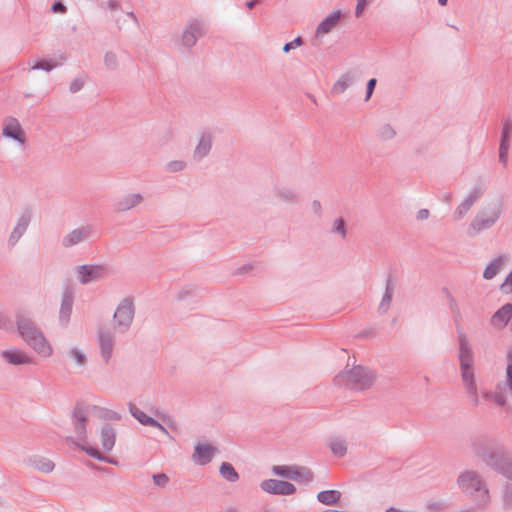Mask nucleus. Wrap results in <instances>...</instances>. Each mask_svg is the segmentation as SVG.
Wrapping results in <instances>:
<instances>
[{
  "label": "nucleus",
  "instance_id": "29",
  "mask_svg": "<svg viewBox=\"0 0 512 512\" xmlns=\"http://www.w3.org/2000/svg\"><path fill=\"white\" fill-rule=\"evenodd\" d=\"M394 288L392 277L389 276L386 280L385 292L378 306V312L381 315H384L388 312L392 298H393Z\"/></svg>",
  "mask_w": 512,
  "mask_h": 512
},
{
  "label": "nucleus",
  "instance_id": "44",
  "mask_svg": "<svg viewBox=\"0 0 512 512\" xmlns=\"http://www.w3.org/2000/svg\"><path fill=\"white\" fill-rule=\"evenodd\" d=\"M68 355L79 365L84 366L87 363L86 355L78 348L73 347L68 352Z\"/></svg>",
  "mask_w": 512,
  "mask_h": 512
},
{
  "label": "nucleus",
  "instance_id": "11",
  "mask_svg": "<svg viewBox=\"0 0 512 512\" xmlns=\"http://www.w3.org/2000/svg\"><path fill=\"white\" fill-rule=\"evenodd\" d=\"M260 488L269 494L274 495H292L296 492V487L288 482L278 479H266L260 483Z\"/></svg>",
  "mask_w": 512,
  "mask_h": 512
},
{
  "label": "nucleus",
  "instance_id": "60",
  "mask_svg": "<svg viewBox=\"0 0 512 512\" xmlns=\"http://www.w3.org/2000/svg\"><path fill=\"white\" fill-rule=\"evenodd\" d=\"M429 210L428 209H420L418 212H417V220L419 221H422V220H425L429 217Z\"/></svg>",
  "mask_w": 512,
  "mask_h": 512
},
{
  "label": "nucleus",
  "instance_id": "46",
  "mask_svg": "<svg viewBox=\"0 0 512 512\" xmlns=\"http://www.w3.org/2000/svg\"><path fill=\"white\" fill-rule=\"evenodd\" d=\"M512 132V123L506 120L503 124L500 144H509L510 134Z\"/></svg>",
  "mask_w": 512,
  "mask_h": 512
},
{
  "label": "nucleus",
  "instance_id": "25",
  "mask_svg": "<svg viewBox=\"0 0 512 512\" xmlns=\"http://www.w3.org/2000/svg\"><path fill=\"white\" fill-rule=\"evenodd\" d=\"M496 222L497 221H494L493 219L476 215L469 224L468 235L474 237L480 232L490 229Z\"/></svg>",
  "mask_w": 512,
  "mask_h": 512
},
{
  "label": "nucleus",
  "instance_id": "4",
  "mask_svg": "<svg viewBox=\"0 0 512 512\" xmlns=\"http://www.w3.org/2000/svg\"><path fill=\"white\" fill-rule=\"evenodd\" d=\"M459 342V362L461 378L466 391L474 392L476 385L475 375L473 371L474 354L468 338L464 331L458 329Z\"/></svg>",
  "mask_w": 512,
  "mask_h": 512
},
{
  "label": "nucleus",
  "instance_id": "63",
  "mask_svg": "<svg viewBox=\"0 0 512 512\" xmlns=\"http://www.w3.org/2000/svg\"><path fill=\"white\" fill-rule=\"evenodd\" d=\"M151 427L159 429L163 434L170 436L168 430L156 420V425H152Z\"/></svg>",
  "mask_w": 512,
  "mask_h": 512
},
{
  "label": "nucleus",
  "instance_id": "39",
  "mask_svg": "<svg viewBox=\"0 0 512 512\" xmlns=\"http://www.w3.org/2000/svg\"><path fill=\"white\" fill-rule=\"evenodd\" d=\"M329 447L332 453L337 457H344L347 453V443L345 440L335 438L330 441Z\"/></svg>",
  "mask_w": 512,
  "mask_h": 512
},
{
  "label": "nucleus",
  "instance_id": "14",
  "mask_svg": "<svg viewBox=\"0 0 512 512\" xmlns=\"http://www.w3.org/2000/svg\"><path fill=\"white\" fill-rule=\"evenodd\" d=\"M32 220V210L26 209L18 218L15 227L8 238V245L14 247L26 233Z\"/></svg>",
  "mask_w": 512,
  "mask_h": 512
},
{
  "label": "nucleus",
  "instance_id": "51",
  "mask_svg": "<svg viewBox=\"0 0 512 512\" xmlns=\"http://www.w3.org/2000/svg\"><path fill=\"white\" fill-rule=\"evenodd\" d=\"M509 144H500L499 147V161L506 166L508 161Z\"/></svg>",
  "mask_w": 512,
  "mask_h": 512
},
{
  "label": "nucleus",
  "instance_id": "57",
  "mask_svg": "<svg viewBox=\"0 0 512 512\" xmlns=\"http://www.w3.org/2000/svg\"><path fill=\"white\" fill-rule=\"evenodd\" d=\"M51 10L55 13H65L67 11V8L62 2L56 1L52 4Z\"/></svg>",
  "mask_w": 512,
  "mask_h": 512
},
{
  "label": "nucleus",
  "instance_id": "34",
  "mask_svg": "<svg viewBox=\"0 0 512 512\" xmlns=\"http://www.w3.org/2000/svg\"><path fill=\"white\" fill-rule=\"evenodd\" d=\"M501 507L505 512L512 511V483L505 482L501 489Z\"/></svg>",
  "mask_w": 512,
  "mask_h": 512
},
{
  "label": "nucleus",
  "instance_id": "40",
  "mask_svg": "<svg viewBox=\"0 0 512 512\" xmlns=\"http://www.w3.org/2000/svg\"><path fill=\"white\" fill-rule=\"evenodd\" d=\"M79 447L83 451H85L89 456H91L99 461L116 464V462L114 460H112L111 458L102 454L97 448H94L92 446H87V445H79Z\"/></svg>",
  "mask_w": 512,
  "mask_h": 512
},
{
  "label": "nucleus",
  "instance_id": "30",
  "mask_svg": "<svg viewBox=\"0 0 512 512\" xmlns=\"http://www.w3.org/2000/svg\"><path fill=\"white\" fill-rule=\"evenodd\" d=\"M502 214V204L500 202H492L487 206H484L480 209L477 215L486 217L489 219H493L494 221H498Z\"/></svg>",
  "mask_w": 512,
  "mask_h": 512
},
{
  "label": "nucleus",
  "instance_id": "21",
  "mask_svg": "<svg viewBox=\"0 0 512 512\" xmlns=\"http://www.w3.org/2000/svg\"><path fill=\"white\" fill-rule=\"evenodd\" d=\"M512 317V304L506 303L491 317V325L496 328H504Z\"/></svg>",
  "mask_w": 512,
  "mask_h": 512
},
{
  "label": "nucleus",
  "instance_id": "50",
  "mask_svg": "<svg viewBox=\"0 0 512 512\" xmlns=\"http://www.w3.org/2000/svg\"><path fill=\"white\" fill-rule=\"evenodd\" d=\"M302 44H303V39L300 36H298L293 41L284 44L282 50L284 53H288L292 49H295L296 47H299Z\"/></svg>",
  "mask_w": 512,
  "mask_h": 512
},
{
  "label": "nucleus",
  "instance_id": "19",
  "mask_svg": "<svg viewBox=\"0 0 512 512\" xmlns=\"http://www.w3.org/2000/svg\"><path fill=\"white\" fill-rule=\"evenodd\" d=\"M492 440L485 436H475L470 439L469 447L474 455L480 459L485 457V455L494 447Z\"/></svg>",
  "mask_w": 512,
  "mask_h": 512
},
{
  "label": "nucleus",
  "instance_id": "53",
  "mask_svg": "<svg viewBox=\"0 0 512 512\" xmlns=\"http://www.w3.org/2000/svg\"><path fill=\"white\" fill-rule=\"evenodd\" d=\"M395 134L394 129L390 125H384L381 129V135L384 139H391Z\"/></svg>",
  "mask_w": 512,
  "mask_h": 512
},
{
  "label": "nucleus",
  "instance_id": "15",
  "mask_svg": "<svg viewBox=\"0 0 512 512\" xmlns=\"http://www.w3.org/2000/svg\"><path fill=\"white\" fill-rule=\"evenodd\" d=\"M73 303L74 290L71 286H66L62 293L61 305L59 310V323L63 327H66L70 321Z\"/></svg>",
  "mask_w": 512,
  "mask_h": 512
},
{
  "label": "nucleus",
  "instance_id": "2",
  "mask_svg": "<svg viewBox=\"0 0 512 512\" xmlns=\"http://www.w3.org/2000/svg\"><path fill=\"white\" fill-rule=\"evenodd\" d=\"M16 326L23 340L40 356L49 357L52 347L37 324L24 313L16 314Z\"/></svg>",
  "mask_w": 512,
  "mask_h": 512
},
{
  "label": "nucleus",
  "instance_id": "52",
  "mask_svg": "<svg viewBox=\"0 0 512 512\" xmlns=\"http://www.w3.org/2000/svg\"><path fill=\"white\" fill-rule=\"evenodd\" d=\"M83 86H84V80L80 79V78H76L70 83L69 91L71 93H77L78 91H80L83 88Z\"/></svg>",
  "mask_w": 512,
  "mask_h": 512
},
{
  "label": "nucleus",
  "instance_id": "64",
  "mask_svg": "<svg viewBox=\"0 0 512 512\" xmlns=\"http://www.w3.org/2000/svg\"><path fill=\"white\" fill-rule=\"evenodd\" d=\"M259 3V0H250L245 3V6L248 9H253L257 4Z\"/></svg>",
  "mask_w": 512,
  "mask_h": 512
},
{
  "label": "nucleus",
  "instance_id": "28",
  "mask_svg": "<svg viewBox=\"0 0 512 512\" xmlns=\"http://www.w3.org/2000/svg\"><path fill=\"white\" fill-rule=\"evenodd\" d=\"M506 259L505 255H499L490 261L483 271V278L487 280L493 279L505 264Z\"/></svg>",
  "mask_w": 512,
  "mask_h": 512
},
{
  "label": "nucleus",
  "instance_id": "49",
  "mask_svg": "<svg viewBox=\"0 0 512 512\" xmlns=\"http://www.w3.org/2000/svg\"><path fill=\"white\" fill-rule=\"evenodd\" d=\"M184 167H185V163L183 161H178V160L170 161L166 165V169L169 172H179V171L183 170Z\"/></svg>",
  "mask_w": 512,
  "mask_h": 512
},
{
  "label": "nucleus",
  "instance_id": "26",
  "mask_svg": "<svg viewBox=\"0 0 512 512\" xmlns=\"http://www.w3.org/2000/svg\"><path fill=\"white\" fill-rule=\"evenodd\" d=\"M100 442L105 452H110L116 442V432L110 424H104L100 432Z\"/></svg>",
  "mask_w": 512,
  "mask_h": 512
},
{
  "label": "nucleus",
  "instance_id": "54",
  "mask_svg": "<svg viewBox=\"0 0 512 512\" xmlns=\"http://www.w3.org/2000/svg\"><path fill=\"white\" fill-rule=\"evenodd\" d=\"M376 83H377V80L375 78H371L370 80H368L367 87H366V97H365L366 101L369 100L370 97L372 96L373 91L376 86Z\"/></svg>",
  "mask_w": 512,
  "mask_h": 512
},
{
  "label": "nucleus",
  "instance_id": "55",
  "mask_svg": "<svg viewBox=\"0 0 512 512\" xmlns=\"http://www.w3.org/2000/svg\"><path fill=\"white\" fill-rule=\"evenodd\" d=\"M104 419L119 421L121 419V415L118 412L112 410H105V414L103 415Z\"/></svg>",
  "mask_w": 512,
  "mask_h": 512
},
{
  "label": "nucleus",
  "instance_id": "20",
  "mask_svg": "<svg viewBox=\"0 0 512 512\" xmlns=\"http://www.w3.org/2000/svg\"><path fill=\"white\" fill-rule=\"evenodd\" d=\"M212 148V134L210 131H204L201 133L198 144L195 147L193 158L196 161H200L205 158L211 151Z\"/></svg>",
  "mask_w": 512,
  "mask_h": 512
},
{
  "label": "nucleus",
  "instance_id": "18",
  "mask_svg": "<svg viewBox=\"0 0 512 512\" xmlns=\"http://www.w3.org/2000/svg\"><path fill=\"white\" fill-rule=\"evenodd\" d=\"M484 191L481 187H475L470 194L460 203L454 212V218L459 220L463 218L471 209L475 202L483 195Z\"/></svg>",
  "mask_w": 512,
  "mask_h": 512
},
{
  "label": "nucleus",
  "instance_id": "3",
  "mask_svg": "<svg viewBox=\"0 0 512 512\" xmlns=\"http://www.w3.org/2000/svg\"><path fill=\"white\" fill-rule=\"evenodd\" d=\"M376 379L373 370L356 365L351 369H345L334 377V384L338 387H345L355 391H364L372 387Z\"/></svg>",
  "mask_w": 512,
  "mask_h": 512
},
{
  "label": "nucleus",
  "instance_id": "16",
  "mask_svg": "<svg viewBox=\"0 0 512 512\" xmlns=\"http://www.w3.org/2000/svg\"><path fill=\"white\" fill-rule=\"evenodd\" d=\"M509 455L503 447L495 445L481 460L495 472H498Z\"/></svg>",
  "mask_w": 512,
  "mask_h": 512
},
{
  "label": "nucleus",
  "instance_id": "27",
  "mask_svg": "<svg viewBox=\"0 0 512 512\" xmlns=\"http://www.w3.org/2000/svg\"><path fill=\"white\" fill-rule=\"evenodd\" d=\"M29 466L32 468L42 472V473H50L54 470L55 464L48 458L44 456L34 455L28 458L27 460Z\"/></svg>",
  "mask_w": 512,
  "mask_h": 512
},
{
  "label": "nucleus",
  "instance_id": "56",
  "mask_svg": "<svg viewBox=\"0 0 512 512\" xmlns=\"http://www.w3.org/2000/svg\"><path fill=\"white\" fill-rule=\"evenodd\" d=\"M367 3H368V0H357V5H356V9H355L356 17H359L362 14Z\"/></svg>",
  "mask_w": 512,
  "mask_h": 512
},
{
  "label": "nucleus",
  "instance_id": "1",
  "mask_svg": "<svg viewBox=\"0 0 512 512\" xmlns=\"http://www.w3.org/2000/svg\"><path fill=\"white\" fill-rule=\"evenodd\" d=\"M456 484L460 491L469 496L479 511H485L491 503L490 490L484 477L476 470L466 469L459 473Z\"/></svg>",
  "mask_w": 512,
  "mask_h": 512
},
{
  "label": "nucleus",
  "instance_id": "43",
  "mask_svg": "<svg viewBox=\"0 0 512 512\" xmlns=\"http://www.w3.org/2000/svg\"><path fill=\"white\" fill-rule=\"evenodd\" d=\"M498 474H501L506 479H508L512 483V456L509 455V457L506 459V461L501 465Z\"/></svg>",
  "mask_w": 512,
  "mask_h": 512
},
{
  "label": "nucleus",
  "instance_id": "24",
  "mask_svg": "<svg viewBox=\"0 0 512 512\" xmlns=\"http://www.w3.org/2000/svg\"><path fill=\"white\" fill-rule=\"evenodd\" d=\"M341 18V11L337 10L326 16L317 26L316 36L327 34L331 32L339 23Z\"/></svg>",
  "mask_w": 512,
  "mask_h": 512
},
{
  "label": "nucleus",
  "instance_id": "7",
  "mask_svg": "<svg viewBox=\"0 0 512 512\" xmlns=\"http://www.w3.org/2000/svg\"><path fill=\"white\" fill-rule=\"evenodd\" d=\"M76 270L79 275V282L83 285L103 280L110 275L109 268L102 264L80 265L77 266Z\"/></svg>",
  "mask_w": 512,
  "mask_h": 512
},
{
  "label": "nucleus",
  "instance_id": "42",
  "mask_svg": "<svg viewBox=\"0 0 512 512\" xmlns=\"http://www.w3.org/2000/svg\"><path fill=\"white\" fill-rule=\"evenodd\" d=\"M332 233L339 234L342 239H345L347 236L346 222L343 218H338L334 221L333 227L331 229Z\"/></svg>",
  "mask_w": 512,
  "mask_h": 512
},
{
  "label": "nucleus",
  "instance_id": "13",
  "mask_svg": "<svg viewBox=\"0 0 512 512\" xmlns=\"http://www.w3.org/2000/svg\"><path fill=\"white\" fill-rule=\"evenodd\" d=\"M93 234V227L85 225L70 231L62 238L61 244L64 248H70L87 241Z\"/></svg>",
  "mask_w": 512,
  "mask_h": 512
},
{
  "label": "nucleus",
  "instance_id": "9",
  "mask_svg": "<svg viewBox=\"0 0 512 512\" xmlns=\"http://www.w3.org/2000/svg\"><path fill=\"white\" fill-rule=\"evenodd\" d=\"M97 341L100 348V354L107 364L112 357L115 346V334L107 327H100L97 331Z\"/></svg>",
  "mask_w": 512,
  "mask_h": 512
},
{
  "label": "nucleus",
  "instance_id": "48",
  "mask_svg": "<svg viewBox=\"0 0 512 512\" xmlns=\"http://www.w3.org/2000/svg\"><path fill=\"white\" fill-rule=\"evenodd\" d=\"M500 290L505 293H512V270L505 277L504 282L500 286Z\"/></svg>",
  "mask_w": 512,
  "mask_h": 512
},
{
  "label": "nucleus",
  "instance_id": "6",
  "mask_svg": "<svg viewBox=\"0 0 512 512\" xmlns=\"http://www.w3.org/2000/svg\"><path fill=\"white\" fill-rule=\"evenodd\" d=\"M272 472L278 476L289 478L294 481L309 484L314 479L313 472L307 468L302 466H288V465H279L273 466Z\"/></svg>",
  "mask_w": 512,
  "mask_h": 512
},
{
  "label": "nucleus",
  "instance_id": "47",
  "mask_svg": "<svg viewBox=\"0 0 512 512\" xmlns=\"http://www.w3.org/2000/svg\"><path fill=\"white\" fill-rule=\"evenodd\" d=\"M155 486L164 488L169 483V477L165 473H158L152 476Z\"/></svg>",
  "mask_w": 512,
  "mask_h": 512
},
{
  "label": "nucleus",
  "instance_id": "22",
  "mask_svg": "<svg viewBox=\"0 0 512 512\" xmlns=\"http://www.w3.org/2000/svg\"><path fill=\"white\" fill-rule=\"evenodd\" d=\"M2 357L12 365H22V364H33V358L27 355L26 353L18 350H4L1 353Z\"/></svg>",
  "mask_w": 512,
  "mask_h": 512
},
{
  "label": "nucleus",
  "instance_id": "45",
  "mask_svg": "<svg viewBox=\"0 0 512 512\" xmlns=\"http://www.w3.org/2000/svg\"><path fill=\"white\" fill-rule=\"evenodd\" d=\"M104 65L109 70H115L118 67L117 55L112 51L106 52L104 56Z\"/></svg>",
  "mask_w": 512,
  "mask_h": 512
},
{
  "label": "nucleus",
  "instance_id": "38",
  "mask_svg": "<svg viewBox=\"0 0 512 512\" xmlns=\"http://www.w3.org/2000/svg\"><path fill=\"white\" fill-rule=\"evenodd\" d=\"M220 475L229 482H236L239 479V474L232 466V464L228 462H223L219 469Z\"/></svg>",
  "mask_w": 512,
  "mask_h": 512
},
{
  "label": "nucleus",
  "instance_id": "12",
  "mask_svg": "<svg viewBox=\"0 0 512 512\" xmlns=\"http://www.w3.org/2000/svg\"><path fill=\"white\" fill-rule=\"evenodd\" d=\"M2 136L13 139L20 144H24L26 141L24 130L18 119L13 116H8L3 120Z\"/></svg>",
  "mask_w": 512,
  "mask_h": 512
},
{
  "label": "nucleus",
  "instance_id": "8",
  "mask_svg": "<svg viewBox=\"0 0 512 512\" xmlns=\"http://www.w3.org/2000/svg\"><path fill=\"white\" fill-rule=\"evenodd\" d=\"M88 416L89 407L86 406L83 402H76L71 413V419L74 432L81 440H85L87 437Z\"/></svg>",
  "mask_w": 512,
  "mask_h": 512
},
{
  "label": "nucleus",
  "instance_id": "61",
  "mask_svg": "<svg viewBox=\"0 0 512 512\" xmlns=\"http://www.w3.org/2000/svg\"><path fill=\"white\" fill-rule=\"evenodd\" d=\"M311 206H312V209L315 214H317V215L321 214L322 206L318 200H313Z\"/></svg>",
  "mask_w": 512,
  "mask_h": 512
},
{
  "label": "nucleus",
  "instance_id": "31",
  "mask_svg": "<svg viewBox=\"0 0 512 512\" xmlns=\"http://www.w3.org/2000/svg\"><path fill=\"white\" fill-rule=\"evenodd\" d=\"M130 414L142 425L152 426L156 425V419L145 414L141 409H139L135 404L129 403L128 405Z\"/></svg>",
  "mask_w": 512,
  "mask_h": 512
},
{
  "label": "nucleus",
  "instance_id": "58",
  "mask_svg": "<svg viewBox=\"0 0 512 512\" xmlns=\"http://www.w3.org/2000/svg\"><path fill=\"white\" fill-rule=\"evenodd\" d=\"M466 392L470 396L473 405L477 406L479 404L477 386L474 387V392H472V391H466Z\"/></svg>",
  "mask_w": 512,
  "mask_h": 512
},
{
  "label": "nucleus",
  "instance_id": "35",
  "mask_svg": "<svg viewBox=\"0 0 512 512\" xmlns=\"http://www.w3.org/2000/svg\"><path fill=\"white\" fill-rule=\"evenodd\" d=\"M354 79L355 76L351 72L341 75V77L334 83L332 92L335 94H342L350 84L353 83Z\"/></svg>",
  "mask_w": 512,
  "mask_h": 512
},
{
  "label": "nucleus",
  "instance_id": "62",
  "mask_svg": "<svg viewBox=\"0 0 512 512\" xmlns=\"http://www.w3.org/2000/svg\"><path fill=\"white\" fill-rule=\"evenodd\" d=\"M253 268V266L251 264H245L243 266H241L240 268H238V273L239 274H245V273H248L249 271H251Z\"/></svg>",
  "mask_w": 512,
  "mask_h": 512
},
{
  "label": "nucleus",
  "instance_id": "23",
  "mask_svg": "<svg viewBox=\"0 0 512 512\" xmlns=\"http://www.w3.org/2000/svg\"><path fill=\"white\" fill-rule=\"evenodd\" d=\"M143 201V196L140 193L127 194L114 204V209L117 212L128 211Z\"/></svg>",
  "mask_w": 512,
  "mask_h": 512
},
{
  "label": "nucleus",
  "instance_id": "41",
  "mask_svg": "<svg viewBox=\"0 0 512 512\" xmlns=\"http://www.w3.org/2000/svg\"><path fill=\"white\" fill-rule=\"evenodd\" d=\"M196 296V287L192 284L183 286L175 295L178 301H184Z\"/></svg>",
  "mask_w": 512,
  "mask_h": 512
},
{
  "label": "nucleus",
  "instance_id": "59",
  "mask_svg": "<svg viewBox=\"0 0 512 512\" xmlns=\"http://www.w3.org/2000/svg\"><path fill=\"white\" fill-rule=\"evenodd\" d=\"M493 400L499 405L504 406L506 404V398L502 393H495Z\"/></svg>",
  "mask_w": 512,
  "mask_h": 512
},
{
  "label": "nucleus",
  "instance_id": "10",
  "mask_svg": "<svg viewBox=\"0 0 512 512\" xmlns=\"http://www.w3.org/2000/svg\"><path fill=\"white\" fill-rule=\"evenodd\" d=\"M204 36V26L198 19L190 20L181 35V44L186 48L196 45L199 38Z\"/></svg>",
  "mask_w": 512,
  "mask_h": 512
},
{
  "label": "nucleus",
  "instance_id": "5",
  "mask_svg": "<svg viewBox=\"0 0 512 512\" xmlns=\"http://www.w3.org/2000/svg\"><path fill=\"white\" fill-rule=\"evenodd\" d=\"M134 315L135 306L133 299L130 297L122 299L113 315L114 330L119 333L127 332L133 323Z\"/></svg>",
  "mask_w": 512,
  "mask_h": 512
},
{
  "label": "nucleus",
  "instance_id": "32",
  "mask_svg": "<svg viewBox=\"0 0 512 512\" xmlns=\"http://www.w3.org/2000/svg\"><path fill=\"white\" fill-rule=\"evenodd\" d=\"M66 61V57L63 55L59 56V61L56 59H42L39 61H36L35 64L32 66L33 70H43L46 72L52 71L54 68H56L58 65H61L63 62Z\"/></svg>",
  "mask_w": 512,
  "mask_h": 512
},
{
  "label": "nucleus",
  "instance_id": "36",
  "mask_svg": "<svg viewBox=\"0 0 512 512\" xmlns=\"http://www.w3.org/2000/svg\"><path fill=\"white\" fill-rule=\"evenodd\" d=\"M275 196L280 201L286 203H296L298 201V194L291 188L288 187H280L275 188L274 190Z\"/></svg>",
  "mask_w": 512,
  "mask_h": 512
},
{
  "label": "nucleus",
  "instance_id": "17",
  "mask_svg": "<svg viewBox=\"0 0 512 512\" xmlns=\"http://www.w3.org/2000/svg\"><path fill=\"white\" fill-rule=\"evenodd\" d=\"M215 451L216 448L211 444L198 443L194 446L192 460L195 464L204 466L212 461Z\"/></svg>",
  "mask_w": 512,
  "mask_h": 512
},
{
  "label": "nucleus",
  "instance_id": "33",
  "mask_svg": "<svg viewBox=\"0 0 512 512\" xmlns=\"http://www.w3.org/2000/svg\"><path fill=\"white\" fill-rule=\"evenodd\" d=\"M341 496L338 490H323L317 494V500L324 505H333L341 499Z\"/></svg>",
  "mask_w": 512,
  "mask_h": 512
},
{
  "label": "nucleus",
  "instance_id": "37",
  "mask_svg": "<svg viewBox=\"0 0 512 512\" xmlns=\"http://www.w3.org/2000/svg\"><path fill=\"white\" fill-rule=\"evenodd\" d=\"M444 292L446 293V296H447V299L449 302V308H450L451 312L453 313V318L457 325V330L459 329L460 331H463L460 327V321L462 319V315H461L458 303L447 289H444Z\"/></svg>",
  "mask_w": 512,
  "mask_h": 512
}]
</instances>
